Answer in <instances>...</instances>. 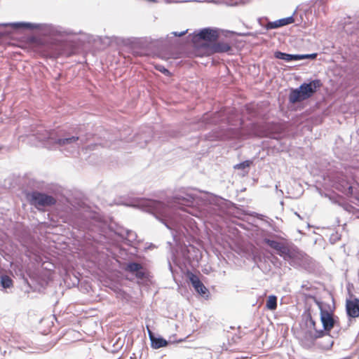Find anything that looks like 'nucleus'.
I'll list each match as a JSON object with an SVG mask.
<instances>
[{
	"mask_svg": "<svg viewBox=\"0 0 359 359\" xmlns=\"http://www.w3.org/2000/svg\"><path fill=\"white\" fill-rule=\"evenodd\" d=\"M169 268L172 271V266H171V264L170 262H169Z\"/></svg>",
	"mask_w": 359,
	"mask_h": 359,
	"instance_id": "nucleus-28",
	"label": "nucleus"
},
{
	"mask_svg": "<svg viewBox=\"0 0 359 359\" xmlns=\"http://www.w3.org/2000/svg\"><path fill=\"white\" fill-rule=\"evenodd\" d=\"M48 27L46 24L24 22V29L42 30Z\"/></svg>",
	"mask_w": 359,
	"mask_h": 359,
	"instance_id": "nucleus-14",
	"label": "nucleus"
},
{
	"mask_svg": "<svg viewBox=\"0 0 359 359\" xmlns=\"http://www.w3.org/2000/svg\"><path fill=\"white\" fill-rule=\"evenodd\" d=\"M60 34L71 35V34H74V33H73L71 31H63V32L60 31Z\"/></svg>",
	"mask_w": 359,
	"mask_h": 359,
	"instance_id": "nucleus-25",
	"label": "nucleus"
},
{
	"mask_svg": "<svg viewBox=\"0 0 359 359\" xmlns=\"http://www.w3.org/2000/svg\"><path fill=\"white\" fill-rule=\"evenodd\" d=\"M10 26L14 29H24V22H10V23H0V27Z\"/></svg>",
	"mask_w": 359,
	"mask_h": 359,
	"instance_id": "nucleus-18",
	"label": "nucleus"
},
{
	"mask_svg": "<svg viewBox=\"0 0 359 359\" xmlns=\"http://www.w3.org/2000/svg\"><path fill=\"white\" fill-rule=\"evenodd\" d=\"M250 162L249 161H245L242 163H240L238 164H236L234 166V168L236 169H245V168H248L250 166Z\"/></svg>",
	"mask_w": 359,
	"mask_h": 359,
	"instance_id": "nucleus-19",
	"label": "nucleus"
},
{
	"mask_svg": "<svg viewBox=\"0 0 359 359\" xmlns=\"http://www.w3.org/2000/svg\"><path fill=\"white\" fill-rule=\"evenodd\" d=\"M310 323L313 326V327H315V321L311 318L310 319Z\"/></svg>",
	"mask_w": 359,
	"mask_h": 359,
	"instance_id": "nucleus-26",
	"label": "nucleus"
},
{
	"mask_svg": "<svg viewBox=\"0 0 359 359\" xmlns=\"http://www.w3.org/2000/svg\"><path fill=\"white\" fill-rule=\"evenodd\" d=\"M274 56L277 59L283 60L286 62H291L290 54L283 53L281 51H276L274 53Z\"/></svg>",
	"mask_w": 359,
	"mask_h": 359,
	"instance_id": "nucleus-17",
	"label": "nucleus"
},
{
	"mask_svg": "<svg viewBox=\"0 0 359 359\" xmlns=\"http://www.w3.org/2000/svg\"><path fill=\"white\" fill-rule=\"evenodd\" d=\"M196 195L193 191L184 189L180 191L172 198L166 205L161 201L142 198L137 201L135 206L142 211L152 214L157 219L163 223L168 229H172V226L179 223L177 219L172 214L171 208H182V206L191 207L194 205Z\"/></svg>",
	"mask_w": 359,
	"mask_h": 359,
	"instance_id": "nucleus-1",
	"label": "nucleus"
},
{
	"mask_svg": "<svg viewBox=\"0 0 359 359\" xmlns=\"http://www.w3.org/2000/svg\"><path fill=\"white\" fill-rule=\"evenodd\" d=\"M302 60L304 59H316L317 57V53H311V54H302Z\"/></svg>",
	"mask_w": 359,
	"mask_h": 359,
	"instance_id": "nucleus-21",
	"label": "nucleus"
},
{
	"mask_svg": "<svg viewBox=\"0 0 359 359\" xmlns=\"http://www.w3.org/2000/svg\"><path fill=\"white\" fill-rule=\"evenodd\" d=\"M294 22V19L293 16L291 15L290 17L281 18V19L275 20L273 22H269L266 25L265 28L266 29H277L280 27H283V26H285V25H287L289 24H292Z\"/></svg>",
	"mask_w": 359,
	"mask_h": 359,
	"instance_id": "nucleus-11",
	"label": "nucleus"
},
{
	"mask_svg": "<svg viewBox=\"0 0 359 359\" xmlns=\"http://www.w3.org/2000/svg\"><path fill=\"white\" fill-rule=\"evenodd\" d=\"M320 320L323 324V330H316L314 336L312 337L313 341L316 339L323 337L325 333L330 332L336 323V320L332 313L322 309H320Z\"/></svg>",
	"mask_w": 359,
	"mask_h": 359,
	"instance_id": "nucleus-8",
	"label": "nucleus"
},
{
	"mask_svg": "<svg viewBox=\"0 0 359 359\" xmlns=\"http://www.w3.org/2000/svg\"><path fill=\"white\" fill-rule=\"evenodd\" d=\"M322 86L319 79L302 83L298 88L292 89L289 95V101L296 103L311 97Z\"/></svg>",
	"mask_w": 359,
	"mask_h": 359,
	"instance_id": "nucleus-4",
	"label": "nucleus"
},
{
	"mask_svg": "<svg viewBox=\"0 0 359 359\" xmlns=\"http://www.w3.org/2000/svg\"><path fill=\"white\" fill-rule=\"evenodd\" d=\"M149 337L151 341V347L154 348H159L164 347L168 344V341L162 337H156L154 333L147 327Z\"/></svg>",
	"mask_w": 359,
	"mask_h": 359,
	"instance_id": "nucleus-13",
	"label": "nucleus"
},
{
	"mask_svg": "<svg viewBox=\"0 0 359 359\" xmlns=\"http://www.w3.org/2000/svg\"><path fill=\"white\" fill-rule=\"evenodd\" d=\"M156 69L163 73L165 75H170V72L163 65H156Z\"/></svg>",
	"mask_w": 359,
	"mask_h": 359,
	"instance_id": "nucleus-20",
	"label": "nucleus"
},
{
	"mask_svg": "<svg viewBox=\"0 0 359 359\" xmlns=\"http://www.w3.org/2000/svg\"><path fill=\"white\" fill-rule=\"evenodd\" d=\"M1 285L5 289L9 288L12 286L13 281L9 276H2L1 278Z\"/></svg>",
	"mask_w": 359,
	"mask_h": 359,
	"instance_id": "nucleus-16",
	"label": "nucleus"
},
{
	"mask_svg": "<svg viewBox=\"0 0 359 359\" xmlns=\"http://www.w3.org/2000/svg\"><path fill=\"white\" fill-rule=\"evenodd\" d=\"M26 196L29 203L38 210L41 207H49L56 203V199L53 196L38 191L29 192Z\"/></svg>",
	"mask_w": 359,
	"mask_h": 359,
	"instance_id": "nucleus-5",
	"label": "nucleus"
},
{
	"mask_svg": "<svg viewBox=\"0 0 359 359\" xmlns=\"http://www.w3.org/2000/svg\"><path fill=\"white\" fill-rule=\"evenodd\" d=\"M346 314L349 318H355L359 317V299L351 296L346 301Z\"/></svg>",
	"mask_w": 359,
	"mask_h": 359,
	"instance_id": "nucleus-9",
	"label": "nucleus"
},
{
	"mask_svg": "<svg viewBox=\"0 0 359 359\" xmlns=\"http://www.w3.org/2000/svg\"><path fill=\"white\" fill-rule=\"evenodd\" d=\"M189 279L192 286L198 294L204 297H208V290L196 275L191 274Z\"/></svg>",
	"mask_w": 359,
	"mask_h": 359,
	"instance_id": "nucleus-10",
	"label": "nucleus"
},
{
	"mask_svg": "<svg viewBox=\"0 0 359 359\" xmlns=\"http://www.w3.org/2000/svg\"><path fill=\"white\" fill-rule=\"evenodd\" d=\"M263 242L274 250L279 256L282 257L291 266L294 267L300 266L302 258V254L300 252L294 248H289L281 242L269 238H264Z\"/></svg>",
	"mask_w": 359,
	"mask_h": 359,
	"instance_id": "nucleus-3",
	"label": "nucleus"
},
{
	"mask_svg": "<svg viewBox=\"0 0 359 359\" xmlns=\"http://www.w3.org/2000/svg\"><path fill=\"white\" fill-rule=\"evenodd\" d=\"M266 306L271 311L275 310L277 307V297L275 295H270L267 299Z\"/></svg>",
	"mask_w": 359,
	"mask_h": 359,
	"instance_id": "nucleus-15",
	"label": "nucleus"
},
{
	"mask_svg": "<svg viewBox=\"0 0 359 359\" xmlns=\"http://www.w3.org/2000/svg\"><path fill=\"white\" fill-rule=\"evenodd\" d=\"M219 36V30L215 28L205 27L195 32L191 36V40L194 43H197L200 41H204V43H212L217 41Z\"/></svg>",
	"mask_w": 359,
	"mask_h": 359,
	"instance_id": "nucleus-6",
	"label": "nucleus"
},
{
	"mask_svg": "<svg viewBox=\"0 0 359 359\" xmlns=\"http://www.w3.org/2000/svg\"><path fill=\"white\" fill-rule=\"evenodd\" d=\"M270 236H271V237H276H276H278V236H277V235H275V234H271V235H270Z\"/></svg>",
	"mask_w": 359,
	"mask_h": 359,
	"instance_id": "nucleus-27",
	"label": "nucleus"
},
{
	"mask_svg": "<svg viewBox=\"0 0 359 359\" xmlns=\"http://www.w3.org/2000/svg\"><path fill=\"white\" fill-rule=\"evenodd\" d=\"M188 29L182 31V32H171V34L174 36H182L185 35L187 33Z\"/></svg>",
	"mask_w": 359,
	"mask_h": 359,
	"instance_id": "nucleus-23",
	"label": "nucleus"
},
{
	"mask_svg": "<svg viewBox=\"0 0 359 359\" xmlns=\"http://www.w3.org/2000/svg\"><path fill=\"white\" fill-rule=\"evenodd\" d=\"M231 50L229 43L224 41H214L212 43H203L199 51L204 55H211L215 53H228Z\"/></svg>",
	"mask_w": 359,
	"mask_h": 359,
	"instance_id": "nucleus-7",
	"label": "nucleus"
},
{
	"mask_svg": "<svg viewBox=\"0 0 359 359\" xmlns=\"http://www.w3.org/2000/svg\"><path fill=\"white\" fill-rule=\"evenodd\" d=\"M32 136L50 149H58L62 152L73 154L80 147L82 141L78 135L67 132L47 130L42 126L33 131Z\"/></svg>",
	"mask_w": 359,
	"mask_h": 359,
	"instance_id": "nucleus-2",
	"label": "nucleus"
},
{
	"mask_svg": "<svg viewBox=\"0 0 359 359\" xmlns=\"http://www.w3.org/2000/svg\"><path fill=\"white\" fill-rule=\"evenodd\" d=\"M125 271L135 273L137 278H143L144 273L142 271V266L140 264L137 262H129L126 264L123 268Z\"/></svg>",
	"mask_w": 359,
	"mask_h": 359,
	"instance_id": "nucleus-12",
	"label": "nucleus"
},
{
	"mask_svg": "<svg viewBox=\"0 0 359 359\" xmlns=\"http://www.w3.org/2000/svg\"><path fill=\"white\" fill-rule=\"evenodd\" d=\"M291 61H298L302 60V54H290Z\"/></svg>",
	"mask_w": 359,
	"mask_h": 359,
	"instance_id": "nucleus-22",
	"label": "nucleus"
},
{
	"mask_svg": "<svg viewBox=\"0 0 359 359\" xmlns=\"http://www.w3.org/2000/svg\"><path fill=\"white\" fill-rule=\"evenodd\" d=\"M126 235L129 239H134V238L136 236L134 232L129 230H126Z\"/></svg>",
	"mask_w": 359,
	"mask_h": 359,
	"instance_id": "nucleus-24",
	"label": "nucleus"
}]
</instances>
